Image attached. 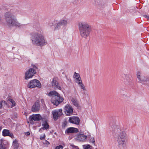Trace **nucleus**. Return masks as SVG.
Instances as JSON below:
<instances>
[{
    "label": "nucleus",
    "instance_id": "21",
    "mask_svg": "<svg viewBox=\"0 0 149 149\" xmlns=\"http://www.w3.org/2000/svg\"><path fill=\"white\" fill-rule=\"evenodd\" d=\"M71 101L72 104L76 107L78 106L79 104H78L77 101L76 99L72 98L71 99Z\"/></svg>",
    "mask_w": 149,
    "mask_h": 149
},
{
    "label": "nucleus",
    "instance_id": "11",
    "mask_svg": "<svg viewBox=\"0 0 149 149\" xmlns=\"http://www.w3.org/2000/svg\"><path fill=\"white\" fill-rule=\"evenodd\" d=\"M87 136L83 134H77L75 138V140L79 141L84 142L86 141Z\"/></svg>",
    "mask_w": 149,
    "mask_h": 149
},
{
    "label": "nucleus",
    "instance_id": "16",
    "mask_svg": "<svg viewBox=\"0 0 149 149\" xmlns=\"http://www.w3.org/2000/svg\"><path fill=\"white\" fill-rule=\"evenodd\" d=\"M2 135L4 136H8L12 138H14L13 134L8 130H3L2 132Z\"/></svg>",
    "mask_w": 149,
    "mask_h": 149
},
{
    "label": "nucleus",
    "instance_id": "7",
    "mask_svg": "<svg viewBox=\"0 0 149 149\" xmlns=\"http://www.w3.org/2000/svg\"><path fill=\"white\" fill-rule=\"evenodd\" d=\"M73 109L72 106L69 104H66L63 108V111L67 116L72 115L73 112Z\"/></svg>",
    "mask_w": 149,
    "mask_h": 149
},
{
    "label": "nucleus",
    "instance_id": "18",
    "mask_svg": "<svg viewBox=\"0 0 149 149\" xmlns=\"http://www.w3.org/2000/svg\"><path fill=\"white\" fill-rule=\"evenodd\" d=\"M78 132V130L77 128L70 127L67 128L65 132V133H76Z\"/></svg>",
    "mask_w": 149,
    "mask_h": 149
},
{
    "label": "nucleus",
    "instance_id": "30",
    "mask_svg": "<svg viewBox=\"0 0 149 149\" xmlns=\"http://www.w3.org/2000/svg\"><path fill=\"white\" fill-rule=\"evenodd\" d=\"M45 134H44L43 136H40V139L41 140H44V139H45Z\"/></svg>",
    "mask_w": 149,
    "mask_h": 149
},
{
    "label": "nucleus",
    "instance_id": "33",
    "mask_svg": "<svg viewBox=\"0 0 149 149\" xmlns=\"http://www.w3.org/2000/svg\"><path fill=\"white\" fill-rule=\"evenodd\" d=\"M143 16L144 17H145L147 18V19L149 21V15H143Z\"/></svg>",
    "mask_w": 149,
    "mask_h": 149
},
{
    "label": "nucleus",
    "instance_id": "37",
    "mask_svg": "<svg viewBox=\"0 0 149 149\" xmlns=\"http://www.w3.org/2000/svg\"><path fill=\"white\" fill-rule=\"evenodd\" d=\"M25 135L28 136L30 135V133L29 132H27L25 134Z\"/></svg>",
    "mask_w": 149,
    "mask_h": 149
},
{
    "label": "nucleus",
    "instance_id": "4",
    "mask_svg": "<svg viewBox=\"0 0 149 149\" xmlns=\"http://www.w3.org/2000/svg\"><path fill=\"white\" fill-rule=\"evenodd\" d=\"M79 29L81 36L86 38L90 35L91 30V26L87 22L82 21L78 24Z\"/></svg>",
    "mask_w": 149,
    "mask_h": 149
},
{
    "label": "nucleus",
    "instance_id": "40",
    "mask_svg": "<svg viewBox=\"0 0 149 149\" xmlns=\"http://www.w3.org/2000/svg\"><path fill=\"white\" fill-rule=\"evenodd\" d=\"M2 18L0 16V22H1Z\"/></svg>",
    "mask_w": 149,
    "mask_h": 149
},
{
    "label": "nucleus",
    "instance_id": "2",
    "mask_svg": "<svg viewBox=\"0 0 149 149\" xmlns=\"http://www.w3.org/2000/svg\"><path fill=\"white\" fill-rule=\"evenodd\" d=\"M31 39L32 44L36 46L42 47L47 44L45 38L40 30L32 34Z\"/></svg>",
    "mask_w": 149,
    "mask_h": 149
},
{
    "label": "nucleus",
    "instance_id": "12",
    "mask_svg": "<svg viewBox=\"0 0 149 149\" xmlns=\"http://www.w3.org/2000/svg\"><path fill=\"white\" fill-rule=\"evenodd\" d=\"M52 84L55 89L61 90V89L58 81V79L56 77H54L53 78L52 81Z\"/></svg>",
    "mask_w": 149,
    "mask_h": 149
},
{
    "label": "nucleus",
    "instance_id": "8",
    "mask_svg": "<svg viewBox=\"0 0 149 149\" xmlns=\"http://www.w3.org/2000/svg\"><path fill=\"white\" fill-rule=\"evenodd\" d=\"M29 121L31 123H33V121H39L42 119V117L39 114H33L31 116L29 117Z\"/></svg>",
    "mask_w": 149,
    "mask_h": 149
},
{
    "label": "nucleus",
    "instance_id": "28",
    "mask_svg": "<svg viewBox=\"0 0 149 149\" xmlns=\"http://www.w3.org/2000/svg\"><path fill=\"white\" fill-rule=\"evenodd\" d=\"M70 145L74 148L75 149H79L78 146L74 145L73 144H71Z\"/></svg>",
    "mask_w": 149,
    "mask_h": 149
},
{
    "label": "nucleus",
    "instance_id": "22",
    "mask_svg": "<svg viewBox=\"0 0 149 149\" xmlns=\"http://www.w3.org/2000/svg\"><path fill=\"white\" fill-rule=\"evenodd\" d=\"M89 138H90L89 140V142L90 143H92L94 146H95V141L94 138L93 137H91V136H90H90H89Z\"/></svg>",
    "mask_w": 149,
    "mask_h": 149
},
{
    "label": "nucleus",
    "instance_id": "3",
    "mask_svg": "<svg viewBox=\"0 0 149 149\" xmlns=\"http://www.w3.org/2000/svg\"><path fill=\"white\" fill-rule=\"evenodd\" d=\"M114 130H113L115 132L117 133V142L119 147L123 148L126 146L127 143V135L125 132L120 131V129L116 126H114Z\"/></svg>",
    "mask_w": 149,
    "mask_h": 149
},
{
    "label": "nucleus",
    "instance_id": "24",
    "mask_svg": "<svg viewBox=\"0 0 149 149\" xmlns=\"http://www.w3.org/2000/svg\"><path fill=\"white\" fill-rule=\"evenodd\" d=\"M75 79L76 80V82L78 84V85L80 84L83 83L81 78H76Z\"/></svg>",
    "mask_w": 149,
    "mask_h": 149
},
{
    "label": "nucleus",
    "instance_id": "13",
    "mask_svg": "<svg viewBox=\"0 0 149 149\" xmlns=\"http://www.w3.org/2000/svg\"><path fill=\"white\" fill-rule=\"evenodd\" d=\"M69 121L70 123L78 125L79 124L80 119L77 117L74 116L69 118Z\"/></svg>",
    "mask_w": 149,
    "mask_h": 149
},
{
    "label": "nucleus",
    "instance_id": "17",
    "mask_svg": "<svg viewBox=\"0 0 149 149\" xmlns=\"http://www.w3.org/2000/svg\"><path fill=\"white\" fill-rule=\"evenodd\" d=\"M68 23L67 19H62L57 24L55 28L58 29L61 26H66L67 25Z\"/></svg>",
    "mask_w": 149,
    "mask_h": 149
},
{
    "label": "nucleus",
    "instance_id": "27",
    "mask_svg": "<svg viewBox=\"0 0 149 149\" xmlns=\"http://www.w3.org/2000/svg\"><path fill=\"white\" fill-rule=\"evenodd\" d=\"M18 142L15 139L13 142V145L14 146H16Z\"/></svg>",
    "mask_w": 149,
    "mask_h": 149
},
{
    "label": "nucleus",
    "instance_id": "20",
    "mask_svg": "<svg viewBox=\"0 0 149 149\" xmlns=\"http://www.w3.org/2000/svg\"><path fill=\"white\" fill-rule=\"evenodd\" d=\"M82 146L84 149H93V147L89 144L84 145Z\"/></svg>",
    "mask_w": 149,
    "mask_h": 149
},
{
    "label": "nucleus",
    "instance_id": "1",
    "mask_svg": "<svg viewBox=\"0 0 149 149\" xmlns=\"http://www.w3.org/2000/svg\"><path fill=\"white\" fill-rule=\"evenodd\" d=\"M19 11L16 9H11L4 14V18L6 24L9 27L16 26L20 27L22 24L17 21L16 17L19 14Z\"/></svg>",
    "mask_w": 149,
    "mask_h": 149
},
{
    "label": "nucleus",
    "instance_id": "35",
    "mask_svg": "<svg viewBox=\"0 0 149 149\" xmlns=\"http://www.w3.org/2000/svg\"><path fill=\"white\" fill-rule=\"evenodd\" d=\"M66 78L67 80L69 82H71V80L70 79L68 78L67 77H66Z\"/></svg>",
    "mask_w": 149,
    "mask_h": 149
},
{
    "label": "nucleus",
    "instance_id": "19",
    "mask_svg": "<svg viewBox=\"0 0 149 149\" xmlns=\"http://www.w3.org/2000/svg\"><path fill=\"white\" fill-rule=\"evenodd\" d=\"M42 125L43 126V127H42L40 129V132L41 129H43L44 130L45 129L47 130L49 128V125L48 124L47 122L46 121H45L42 124Z\"/></svg>",
    "mask_w": 149,
    "mask_h": 149
},
{
    "label": "nucleus",
    "instance_id": "25",
    "mask_svg": "<svg viewBox=\"0 0 149 149\" xmlns=\"http://www.w3.org/2000/svg\"><path fill=\"white\" fill-rule=\"evenodd\" d=\"M141 73L139 72H137V76L138 79L140 81H143V80L141 79Z\"/></svg>",
    "mask_w": 149,
    "mask_h": 149
},
{
    "label": "nucleus",
    "instance_id": "41",
    "mask_svg": "<svg viewBox=\"0 0 149 149\" xmlns=\"http://www.w3.org/2000/svg\"><path fill=\"white\" fill-rule=\"evenodd\" d=\"M95 149H97V148H96Z\"/></svg>",
    "mask_w": 149,
    "mask_h": 149
},
{
    "label": "nucleus",
    "instance_id": "6",
    "mask_svg": "<svg viewBox=\"0 0 149 149\" xmlns=\"http://www.w3.org/2000/svg\"><path fill=\"white\" fill-rule=\"evenodd\" d=\"M28 88H34L36 87L40 88L41 84L40 81L37 79H34L31 80L27 85Z\"/></svg>",
    "mask_w": 149,
    "mask_h": 149
},
{
    "label": "nucleus",
    "instance_id": "9",
    "mask_svg": "<svg viewBox=\"0 0 149 149\" xmlns=\"http://www.w3.org/2000/svg\"><path fill=\"white\" fill-rule=\"evenodd\" d=\"M36 72L33 69L30 68L26 71L25 73V79L28 80L29 78H31L36 74Z\"/></svg>",
    "mask_w": 149,
    "mask_h": 149
},
{
    "label": "nucleus",
    "instance_id": "38",
    "mask_svg": "<svg viewBox=\"0 0 149 149\" xmlns=\"http://www.w3.org/2000/svg\"><path fill=\"white\" fill-rule=\"evenodd\" d=\"M3 105L1 103V102H0V108H1H1L2 107H3Z\"/></svg>",
    "mask_w": 149,
    "mask_h": 149
},
{
    "label": "nucleus",
    "instance_id": "15",
    "mask_svg": "<svg viewBox=\"0 0 149 149\" xmlns=\"http://www.w3.org/2000/svg\"><path fill=\"white\" fill-rule=\"evenodd\" d=\"M40 104L38 102H36L32 107L31 110L33 112L38 111L40 109Z\"/></svg>",
    "mask_w": 149,
    "mask_h": 149
},
{
    "label": "nucleus",
    "instance_id": "34",
    "mask_svg": "<svg viewBox=\"0 0 149 149\" xmlns=\"http://www.w3.org/2000/svg\"><path fill=\"white\" fill-rule=\"evenodd\" d=\"M44 143L47 144V145H49V143L46 140L45 141V142Z\"/></svg>",
    "mask_w": 149,
    "mask_h": 149
},
{
    "label": "nucleus",
    "instance_id": "31",
    "mask_svg": "<svg viewBox=\"0 0 149 149\" xmlns=\"http://www.w3.org/2000/svg\"><path fill=\"white\" fill-rule=\"evenodd\" d=\"M74 75L76 77V78H80V77L79 74L78 73H76V72H74Z\"/></svg>",
    "mask_w": 149,
    "mask_h": 149
},
{
    "label": "nucleus",
    "instance_id": "10",
    "mask_svg": "<svg viewBox=\"0 0 149 149\" xmlns=\"http://www.w3.org/2000/svg\"><path fill=\"white\" fill-rule=\"evenodd\" d=\"M52 113L53 118L55 120H57L58 118H59L63 114L62 109L54 110L52 111Z\"/></svg>",
    "mask_w": 149,
    "mask_h": 149
},
{
    "label": "nucleus",
    "instance_id": "29",
    "mask_svg": "<svg viewBox=\"0 0 149 149\" xmlns=\"http://www.w3.org/2000/svg\"><path fill=\"white\" fill-rule=\"evenodd\" d=\"M63 146L61 145L57 146L55 148V149H63Z\"/></svg>",
    "mask_w": 149,
    "mask_h": 149
},
{
    "label": "nucleus",
    "instance_id": "39",
    "mask_svg": "<svg viewBox=\"0 0 149 149\" xmlns=\"http://www.w3.org/2000/svg\"><path fill=\"white\" fill-rule=\"evenodd\" d=\"M40 101H41V103L42 104H43L44 103V99H40Z\"/></svg>",
    "mask_w": 149,
    "mask_h": 149
},
{
    "label": "nucleus",
    "instance_id": "5",
    "mask_svg": "<svg viewBox=\"0 0 149 149\" xmlns=\"http://www.w3.org/2000/svg\"><path fill=\"white\" fill-rule=\"evenodd\" d=\"M48 95L51 97V102L54 105H58L60 103L62 102L64 100L63 98L61 97L60 94L56 91H50L48 94Z\"/></svg>",
    "mask_w": 149,
    "mask_h": 149
},
{
    "label": "nucleus",
    "instance_id": "14",
    "mask_svg": "<svg viewBox=\"0 0 149 149\" xmlns=\"http://www.w3.org/2000/svg\"><path fill=\"white\" fill-rule=\"evenodd\" d=\"M8 145V141L1 139L0 140V149H7Z\"/></svg>",
    "mask_w": 149,
    "mask_h": 149
},
{
    "label": "nucleus",
    "instance_id": "23",
    "mask_svg": "<svg viewBox=\"0 0 149 149\" xmlns=\"http://www.w3.org/2000/svg\"><path fill=\"white\" fill-rule=\"evenodd\" d=\"M8 101L10 102L12 104L11 107H13L15 106L16 103L15 102L11 99H8Z\"/></svg>",
    "mask_w": 149,
    "mask_h": 149
},
{
    "label": "nucleus",
    "instance_id": "36",
    "mask_svg": "<svg viewBox=\"0 0 149 149\" xmlns=\"http://www.w3.org/2000/svg\"><path fill=\"white\" fill-rule=\"evenodd\" d=\"M32 67L33 68V69H34V70H35V69H37V66H36L35 65H32Z\"/></svg>",
    "mask_w": 149,
    "mask_h": 149
},
{
    "label": "nucleus",
    "instance_id": "26",
    "mask_svg": "<svg viewBox=\"0 0 149 149\" xmlns=\"http://www.w3.org/2000/svg\"><path fill=\"white\" fill-rule=\"evenodd\" d=\"M80 84L79 85L81 89L83 90V91H85L86 89L83 84L82 83Z\"/></svg>",
    "mask_w": 149,
    "mask_h": 149
},
{
    "label": "nucleus",
    "instance_id": "32",
    "mask_svg": "<svg viewBox=\"0 0 149 149\" xmlns=\"http://www.w3.org/2000/svg\"><path fill=\"white\" fill-rule=\"evenodd\" d=\"M1 102L3 106H5V105H7V103L5 101H4L3 100V101H1Z\"/></svg>",
    "mask_w": 149,
    "mask_h": 149
}]
</instances>
